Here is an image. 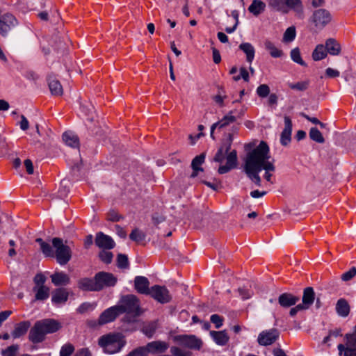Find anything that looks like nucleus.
Wrapping results in <instances>:
<instances>
[{
	"label": "nucleus",
	"mask_w": 356,
	"mask_h": 356,
	"mask_svg": "<svg viewBox=\"0 0 356 356\" xmlns=\"http://www.w3.org/2000/svg\"><path fill=\"white\" fill-rule=\"evenodd\" d=\"M269 147L264 141H261L257 147L249 152L245 157L244 171L248 177L256 184L261 186V179L259 173L264 170V178L267 181H271L272 172H275V166L273 161H269Z\"/></svg>",
	"instance_id": "f257e3e1"
},
{
	"label": "nucleus",
	"mask_w": 356,
	"mask_h": 356,
	"mask_svg": "<svg viewBox=\"0 0 356 356\" xmlns=\"http://www.w3.org/2000/svg\"><path fill=\"white\" fill-rule=\"evenodd\" d=\"M61 328V324L52 318L38 321L31 328L29 339L33 343H39L45 339V336L52 334Z\"/></svg>",
	"instance_id": "f03ea898"
},
{
	"label": "nucleus",
	"mask_w": 356,
	"mask_h": 356,
	"mask_svg": "<svg viewBox=\"0 0 356 356\" xmlns=\"http://www.w3.org/2000/svg\"><path fill=\"white\" fill-rule=\"evenodd\" d=\"M120 314L126 313L124 321L134 323L136 321L137 317L143 313L140 307V300L132 294L123 296L117 305Z\"/></svg>",
	"instance_id": "7ed1b4c3"
},
{
	"label": "nucleus",
	"mask_w": 356,
	"mask_h": 356,
	"mask_svg": "<svg viewBox=\"0 0 356 356\" xmlns=\"http://www.w3.org/2000/svg\"><path fill=\"white\" fill-rule=\"evenodd\" d=\"M126 344L124 337L121 333L108 334L101 337L99 345L108 354L119 352Z\"/></svg>",
	"instance_id": "20e7f679"
},
{
	"label": "nucleus",
	"mask_w": 356,
	"mask_h": 356,
	"mask_svg": "<svg viewBox=\"0 0 356 356\" xmlns=\"http://www.w3.org/2000/svg\"><path fill=\"white\" fill-rule=\"evenodd\" d=\"M52 245L55 248V257L60 265H65L72 257L71 250L69 246L64 245L60 238H54Z\"/></svg>",
	"instance_id": "39448f33"
},
{
	"label": "nucleus",
	"mask_w": 356,
	"mask_h": 356,
	"mask_svg": "<svg viewBox=\"0 0 356 356\" xmlns=\"http://www.w3.org/2000/svg\"><path fill=\"white\" fill-rule=\"evenodd\" d=\"M269 4L274 9L283 13H287L289 10L300 13L302 9L300 0H270Z\"/></svg>",
	"instance_id": "423d86ee"
},
{
	"label": "nucleus",
	"mask_w": 356,
	"mask_h": 356,
	"mask_svg": "<svg viewBox=\"0 0 356 356\" xmlns=\"http://www.w3.org/2000/svg\"><path fill=\"white\" fill-rule=\"evenodd\" d=\"M280 337V331L272 328L260 332L257 337V342L260 346H267L275 343Z\"/></svg>",
	"instance_id": "0eeeda50"
},
{
	"label": "nucleus",
	"mask_w": 356,
	"mask_h": 356,
	"mask_svg": "<svg viewBox=\"0 0 356 356\" xmlns=\"http://www.w3.org/2000/svg\"><path fill=\"white\" fill-rule=\"evenodd\" d=\"M149 295H150L151 297L155 300L161 304L168 303L172 299L168 289L165 286L159 285H154L152 286Z\"/></svg>",
	"instance_id": "6e6552de"
},
{
	"label": "nucleus",
	"mask_w": 356,
	"mask_h": 356,
	"mask_svg": "<svg viewBox=\"0 0 356 356\" xmlns=\"http://www.w3.org/2000/svg\"><path fill=\"white\" fill-rule=\"evenodd\" d=\"M232 144V134H228L227 138L223 140L220 147L218 148L213 161L217 163H222L226 159L227 154L231 152V146Z\"/></svg>",
	"instance_id": "1a4fd4ad"
},
{
	"label": "nucleus",
	"mask_w": 356,
	"mask_h": 356,
	"mask_svg": "<svg viewBox=\"0 0 356 356\" xmlns=\"http://www.w3.org/2000/svg\"><path fill=\"white\" fill-rule=\"evenodd\" d=\"M179 344L190 349L200 350L202 341L195 335H179L176 337Z\"/></svg>",
	"instance_id": "9d476101"
},
{
	"label": "nucleus",
	"mask_w": 356,
	"mask_h": 356,
	"mask_svg": "<svg viewBox=\"0 0 356 356\" xmlns=\"http://www.w3.org/2000/svg\"><path fill=\"white\" fill-rule=\"evenodd\" d=\"M97 285L99 286V291L104 287H110L115 285L117 278L110 273L99 272L95 275Z\"/></svg>",
	"instance_id": "9b49d317"
},
{
	"label": "nucleus",
	"mask_w": 356,
	"mask_h": 356,
	"mask_svg": "<svg viewBox=\"0 0 356 356\" xmlns=\"http://www.w3.org/2000/svg\"><path fill=\"white\" fill-rule=\"evenodd\" d=\"M168 347V343L165 341H155L149 342L145 346H141L138 348L144 349L145 353L143 355V356H147L149 353L153 354L164 353Z\"/></svg>",
	"instance_id": "f8f14e48"
},
{
	"label": "nucleus",
	"mask_w": 356,
	"mask_h": 356,
	"mask_svg": "<svg viewBox=\"0 0 356 356\" xmlns=\"http://www.w3.org/2000/svg\"><path fill=\"white\" fill-rule=\"evenodd\" d=\"M226 164L220 165L218 170L219 174L222 175L229 172L232 169L237 166V152L235 149L232 150L226 157Z\"/></svg>",
	"instance_id": "ddd939ff"
},
{
	"label": "nucleus",
	"mask_w": 356,
	"mask_h": 356,
	"mask_svg": "<svg viewBox=\"0 0 356 356\" xmlns=\"http://www.w3.org/2000/svg\"><path fill=\"white\" fill-rule=\"evenodd\" d=\"M95 243L98 248L103 250H111L115 245L114 241L110 236L101 232L97 233Z\"/></svg>",
	"instance_id": "4468645a"
},
{
	"label": "nucleus",
	"mask_w": 356,
	"mask_h": 356,
	"mask_svg": "<svg viewBox=\"0 0 356 356\" xmlns=\"http://www.w3.org/2000/svg\"><path fill=\"white\" fill-rule=\"evenodd\" d=\"M120 314L117 305L104 311L99 318V324L104 325L113 321Z\"/></svg>",
	"instance_id": "2eb2a0df"
},
{
	"label": "nucleus",
	"mask_w": 356,
	"mask_h": 356,
	"mask_svg": "<svg viewBox=\"0 0 356 356\" xmlns=\"http://www.w3.org/2000/svg\"><path fill=\"white\" fill-rule=\"evenodd\" d=\"M292 122L289 117H284V128L281 133L280 143L283 146L288 145L291 140Z\"/></svg>",
	"instance_id": "dca6fc26"
},
{
	"label": "nucleus",
	"mask_w": 356,
	"mask_h": 356,
	"mask_svg": "<svg viewBox=\"0 0 356 356\" xmlns=\"http://www.w3.org/2000/svg\"><path fill=\"white\" fill-rule=\"evenodd\" d=\"M148 279L143 276H136L134 279L135 289L141 294L149 295L151 288L149 287Z\"/></svg>",
	"instance_id": "f3484780"
},
{
	"label": "nucleus",
	"mask_w": 356,
	"mask_h": 356,
	"mask_svg": "<svg viewBox=\"0 0 356 356\" xmlns=\"http://www.w3.org/2000/svg\"><path fill=\"white\" fill-rule=\"evenodd\" d=\"M78 287L82 291H99V286L97 285L95 277L94 279L85 277L79 280Z\"/></svg>",
	"instance_id": "a211bd4d"
},
{
	"label": "nucleus",
	"mask_w": 356,
	"mask_h": 356,
	"mask_svg": "<svg viewBox=\"0 0 356 356\" xmlns=\"http://www.w3.org/2000/svg\"><path fill=\"white\" fill-rule=\"evenodd\" d=\"M300 300L298 296L289 293H284L278 297V302L281 307L288 308L294 306Z\"/></svg>",
	"instance_id": "6ab92c4d"
},
{
	"label": "nucleus",
	"mask_w": 356,
	"mask_h": 356,
	"mask_svg": "<svg viewBox=\"0 0 356 356\" xmlns=\"http://www.w3.org/2000/svg\"><path fill=\"white\" fill-rule=\"evenodd\" d=\"M210 336L218 346H225L229 339V337L225 330L210 331Z\"/></svg>",
	"instance_id": "aec40b11"
},
{
	"label": "nucleus",
	"mask_w": 356,
	"mask_h": 356,
	"mask_svg": "<svg viewBox=\"0 0 356 356\" xmlns=\"http://www.w3.org/2000/svg\"><path fill=\"white\" fill-rule=\"evenodd\" d=\"M206 154L202 153L201 154L196 156L191 162V168L193 172L191 175V177L194 178L197 176L198 172H202L203 168L201 167L202 164L204 162Z\"/></svg>",
	"instance_id": "412c9836"
},
{
	"label": "nucleus",
	"mask_w": 356,
	"mask_h": 356,
	"mask_svg": "<svg viewBox=\"0 0 356 356\" xmlns=\"http://www.w3.org/2000/svg\"><path fill=\"white\" fill-rule=\"evenodd\" d=\"M68 299V292L65 289L59 288L56 289L51 297V301L56 305L65 303Z\"/></svg>",
	"instance_id": "4be33fe9"
},
{
	"label": "nucleus",
	"mask_w": 356,
	"mask_h": 356,
	"mask_svg": "<svg viewBox=\"0 0 356 356\" xmlns=\"http://www.w3.org/2000/svg\"><path fill=\"white\" fill-rule=\"evenodd\" d=\"M31 326V323L28 321H22L19 323H17L15 325V329L12 332L11 335L14 339L19 338L20 337L24 335L28 331L29 328Z\"/></svg>",
	"instance_id": "5701e85b"
},
{
	"label": "nucleus",
	"mask_w": 356,
	"mask_h": 356,
	"mask_svg": "<svg viewBox=\"0 0 356 356\" xmlns=\"http://www.w3.org/2000/svg\"><path fill=\"white\" fill-rule=\"evenodd\" d=\"M51 279L55 286H65L70 282V277L63 272H56L52 274Z\"/></svg>",
	"instance_id": "b1692460"
},
{
	"label": "nucleus",
	"mask_w": 356,
	"mask_h": 356,
	"mask_svg": "<svg viewBox=\"0 0 356 356\" xmlns=\"http://www.w3.org/2000/svg\"><path fill=\"white\" fill-rule=\"evenodd\" d=\"M49 88L51 93L55 96H60L63 95V87L58 80L52 76L48 77Z\"/></svg>",
	"instance_id": "393cba45"
},
{
	"label": "nucleus",
	"mask_w": 356,
	"mask_h": 356,
	"mask_svg": "<svg viewBox=\"0 0 356 356\" xmlns=\"http://www.w3.org/2000/svg\"><path fill=\"white\" fill-rule=\"evenodd\" d=\"M325 47L327 53L333 56H337L341 53V46L334 38H329L325 41Z\"/></svg>",
	"instance_id": "a878e982"
},
{
	"label": "nucleus",
	"mask_w": 356,
	"mask_h": 356,
	"mask_svg": "<svg viewBox=\"0 0 356 356\" xmlns=\"http://www.w3.org/2000/svg\"><path fill=\"white\" fill-rule=\"evenodd\" d=\"M314 22H329L332 20L330 13L325 9H318L313 15Z\"/></svg>",
	"instance_id": "bb28decb"
},
{
	"label": "nucleus",
	"mask_w": 356,
	"mask_h": 356,
	"mask_svg": "<svg viewBox=\"0 0 356 356\" xmlns=\"http://www.w3.org/2000/svg\"><path fill=\"white\" fill-rule=\"evenodd\" d=\"M63 140L70 147L74 148H78L79 147L78 136L71 131H65L63 134Z\"/></svg>",
	"instance_id": "cd10ccee"
},
{
	"label": "nucleus",
	"mask_w": 356,
	"mask_h": 356,
	"mask_svg": "<svg viewBox=\"0 0 356 356\" xmlns=\"http://www.w3.org/2000/svg\"><path fill=\"white\" fill-rule=\"evenodd\" d=\"M336 311L340 316L346 317L350 313V306L347 300L344 298L338 300L336 305Z\"/></svg>",
	"instance_id": "c85d7f7f"
},
{
	"label": "nucleus",
	"mask_w": 356,
	"mask_h": 356,
	"mask_svg": "<svg viewBox=\"0 0 356 356\" xmlns=\"http://www.w3.org/2000/svg\"><path fill=\"white\" fill-rule=\"evenodd\" d=\"M239 49L246 55V60L251 63L254 58L255 50L254 47L248 42L242 43L239 45Z\"/></svg>",
	"instance_id": "c756f323"
},
{
	"label": "nucleus",
	"mask_w": 356,
	"mask_h": 356,
	"mask_svg": "<svg viewBox=\"0 0 356 356\" xmlns=\"http://www.w3.org/2000/svg\"><path fill=\"white\" fill-rule=\"evenodd\" d=\"M315 300V293L312 287H307L303 291L302 301L310 307Z\"/></svg>",
	"instance_id": "7c9ffc66"
},
{
	"label": "nucleus",
	"mask_w": 356,
	"mask_h": 356,
	"mask_svg": "<svg viewBox=\"0 0 356 356\" xmlns=\"http://www.w3.org/2000/svg\"><path fill=\"white\" fill-rule=\"evenodd\" d=\"M327 52L323 44H318L312 53V58L315 61L324 59L327 56Z\"/></svg>",
	"instance_id": "2f4dec72"
},
{
	"label": "nucleus",
	"mask_w": 356,
	"mask_h": 356,
	"mask_svg": "<svg viewBox=\"0 0 356 356\" xmlns=\"http://www.w3.org/2000/svg\"><path fill=\"white\" fill-rule=\"evenodd\" d=\"M35 293V300H44L49 298V289L45 286H40L38 288L35 286L33 289Z\"/></svg>",
	"instance_id": "473e14b6"
},
{
	"label": "nucleus",
	"mask_w": 356,
	"mask_h": 356,
	"mask_svg": "<svg viewBox=\"0 0 356 356\" xmlns=\"http://www.w3.org/2000/svg\"><path fill=\"white\" fill-rule=\"evenodd\" d=\"M265 7L266 5L263 1L260 0H254L249 6L248 10L251 13L257 15L264 10Z\"/></svg>",
	"instance_id": "72a5a7b5"
},
{
	"label": "nucleus",
	"mask_w": 356,
	"mask_h": 356,
	"mask_svg": "<svg viewBox=\"0 0 356 356\" xmlns=\"http://www.w3.org/2000/svg\"><path fill=\"white\" fill-rule=\"evenodd\" d=\"M35 241L39 243L41 251L46 257H54V253L49 243L44 242L40 238H38Z\"/></svg>",
	"instance_id": "f704fd0d"
},
{
	"label": "nucleus",
	"mask_w": 356,
	"mask_h": 356,
	"mask_svg": "<svg viewBox=\"0 0 356 356\" xmlns=\"http://www.w3.org/2000/svg\"><path fill=\"white\" fill-rule=\"evenodd\" d=\"M265 48L269 51L270 56L273 58H280L282 56V51L278 49L275 44L270 41H266L264 43Z\"/></svg>",
	"instance_id": "c9c22d12"
},
{
	"label": "nucleus",
	"mask_w": 356,
	"mask_h": 356,
	"mask_svg": "<svg viewBox=\"0 0 356 356\" xmlns=\"http://www.w3.org/2000/svg\"><path fill=\"white\" fill-rule=\"evenodd\" d=\"M235 113V111H231L221 120L218 121L220 123V129H222L226 126L229 125V124L234 122L236 121V117L234 115Z\"/></svg>",
	"instance_id": "e433bc0d"
},
{
	"label": "nucleus",
	"mask_w": 356,
	"mask_h": 356,
	"mask_svg": "<svg viewBox=\"0 0 356 356\" xmlns=\"http://www.w3.org/2000/svg\"><path fill=\"white\" fill-rule=\"evenodd\" d=\"M345 338L346 340L345 347L356 348V325L353 327V332L346 334Z\"/></svg>",
	"instance_id": "4c0bfd02"
},
{
	"label": "nucleus",
	"mask_w": 356,
	"mask_h": 356,
	"mask_svg": "<svg viewBox=\"0 0 356 356\" xmlns=\"http://www.w3.org/2000/svg\"><path fill=\"white\" fill-rule=\"evenodd\" d=\"M309 134L310 138L316 143H323L325 142V139L322 134L316 127L311 128Z\"/></svg>",
	"instance_id": "58836bf2"
},
{
	"label": "nucleus",
	"mask_w": 356,
	"mask_h": 356,
	"mask_svg": "<svg viewBox=\"0 0 356 356\" xmlns=\"http://www.w3.org/2000/svg\"><path fill=\"white\" fill-rule=\"evenodd\" d=\"M337 348L340 355L343 354V356H356V348H355L345 347L343 344H339Z\"/></svg>",
	"instance_id": "ea45409f"
},
{
	"label": "nucleus",
	"mask_w": 356,
	"mask_h": 356,
	"mask_svg": "<svg viewBox=\"0 0 356 356\" xmlns=\"http://www.w3.org/2000/svg\"><path fill=\"white\" fill-rule=\"evenodd\" d=\"M291 58L293 62L302 65L306 66L305 62L302 59L299 48L296 47L291 51Z\"/></svg>",
	"instance_id": "a19ab883"
},
{
	"label": "nucleus",
	"mask_w": 356,
	"mask_h": 356,
	"mask_svg": "<svg viewBox=\"0 0 356 356\" xmlns=\"http://www.w3.org/2000/svg\"><path fill=\"white\" fill-rule=\"evenodd\" d=\"M296 28L293 26L289 27L284 32L283 41L285 42H292L296 38Z\"/></svg>",
	"instance_id": "79ce46f5"
},
{
	"label": "nucleus",
	"mask_w": 356,
	"mask_h": 356,
	"mask_svg": "<svg viewBox=\"0 0 356 356\" xmlns=\"http://www.w3.org/2000/svg\"><path fill=\"white\" fill-rule=\"evenodd\" d=\"M157 328L156 322H150L143 327V332L148 337H152Z\"/></svg>",
	"instance_id": "37998d69"
},
{
	"label": "nucleus",
	"mask_w": 356,
	"mask_h": 356,
	"mask_svg": "<svg viewBox=\"0 0 356 356\" xmlns=\"http://www.w3.org/2000/svg\"><path fill=\"white\" fill-rule=\"evenodd\" d=\"M15 29V24H0V34L4 37L7 36L14 32Z\"/></svg>",
	"instance_id": "c03bdc74"
},
{
	"label": "nucleus",
	"mask_w": 356,
	"mask_h": 356,
	"mask_svg": "<svg viewBox=\"0 0 356 356\" xmlns=\"http://www.w3.org/2000/svg\"><path fill=\"white\" fill-rule=\"evenodd\" d=\"M130 239L136 242H140L145 238V234L138 229H134L129 235Z\"/></svg>",
	"instance_id": "a18cd8bd"
},
{
	"label": "nucleus",
	"mask_w": 356,
	"mask_h": 356,
	"mask_svg": "<svg viewBox=\"0 0 356 356\" xmlns=\"http://www.w3.org/2000/svg\"><path fill=\"white\" fill-rule=\"evenodd\" d=\"M99 257L104 263L110 264L113 260V254L111 252L102 250L99 253Z\"/></svg>",
	"instance_id": "49530a36"
},
{
	"label": "nucleus",
	"mask_w": 356,
	"mask_h": 356,
	"mask_svg": "<svg viewBox=\"0 0 356 356\" xmlns=\"http://www.w3.org/2000/svg\"><path fill=\"white\" fill-rule=\"evenodd\" d=\"M289 86L292 90H296L299 91H304L307 89L309 86V81H300L296 83H289Z\"/></svg>",
	"instance_id": "de8ad7c7"
},
{
	"label": "nucleus",
	"mask_w": 356,
	"mask_h": 356,
	"mask_svg": "<svg viewBox=\"0 0 356 356\" xmlns=\"http://www.w3.org/2000/svg\"><path fill=\"white\" fill-rule=\"evenodd\" d=\"M257 94L261 98L266 97L270 94V88L266 84H261L257 88Z\"/></svg>",
	"instance_id": "09e8293b"
},
{
	"label": "nucleus",
	"mask_w": 356,
	"mask_h": 356,
	"mask_svg": "<svg viewBox=\"0 0 356 356\" xmlns=\"http://www.w3.org/2000/svg\"><path fill=\"white\" fill-rule=\"evenodd\" d=\"M118 266L120 268H127L129 267V261L127 255L119 254L117 258Z\"/></svg>",
	"instance_id": "8fccbe9b"
},
{
	"label": "nucleus",
	"mask_w": 356,
	"mask_h": 356,
	"mask_svg": "<svg viewBox=\"0 0 356 356\" xmlns=\"http://www.w3.org/2000/svg\"><path fill=\"white\" fill-rule=\"evenodd\" d=\"M170 353L173 356H191V352L183 350L177 346L170 348Z\"/></svg>",
	"instance_id": "3c124183"
},
{
	"label": "nucleus",
	"mask_w": 356,
	"mask_h": 356,
	"mask_svg": "<svg viewBox=\"0 0 356 356\" xmlns=\"http://www.w3.org/2000/svg\"><path fill=\"white\" fill-rule=\"evenodd\" d=\"M356 276V267L353 266L348 271L345 272L341 276V279L344 282L351 280Z\"/></svg>",
	"instance_id": "603ef678"
},
{
	"label": "nucleus",
	"mask_w": 356,
	"mask_h": 356,
	"mask_svg": "<svg viewBox=\"0 0 356 356\" xmlns=\"http://www.w3.org/2000/svg\"><path fill=\"white\" fill-rule=\"evenodd\" d=\"M74 350V346L70 343H67L61 347L60 356H70Z\"/></svg>",
	"instance_id": "864d4df0"
},
{
	"label": "nucleus",
	"mask_w": 356,
	"mask_h": 356,
	"mask_svg": "<svg viewBox=\"0 0 356 356\" xmlns=\"http://www.w3.org/2000/svg\"><path fill=\"white\" fill-rule=\"evenodd\" d=\"M95 304L90 302H83L82 303L77 309V312L80 314H83L88 311H92L95 309Z\"/></svg>",
	"instance_id": "5fc2aeb1"
},
{
	"label": "nucleus",
	"mask_w": 356,
	"mask_h": 356,
	"mask_svg": "<svg viewBox=\"0 0 356 356\" xmlns=\"http://www.w3.org/2000/svg\"><path fill=\"white\" fill-rule=\"evenodd\" d=\"M210 321L215 325L216 329H219L222 325L223 318L218 314H213L210 317Z\"/></svg>",
	"instance_id": "6e6d98bb"
},
{
	"label": "nucleus",
	"mask_w": 356,
	"mask_h": 356,
	"mask_svg": "<svg viewBox=\"0 0 356 356\" xmlns=\"http://www.w3.org/2000/svg\"><path fill=\"white\" fill-rule=\"evenodd\" d=\"M19 348L17 345H13L8 347L6 350L2 351L3 356H16L17 351Z\"/></svg>",
	"instance_id": "4d7b16f0"
},
{
	"label": "nucleus",
	"mask_w": 356,
	"mask_h": 356,
	"mask_svg": "<svg viewBox=\"0 0 356 356\" xmlns=\"http://www.w3.org/2000/svg\"><path fill=\"white\" fill-rule=\"evenodd\" d=\"M122 218V216L118 214V213L114 210L110 211L107 214V219L110 221L118 222Z\"/></svg>",
	"instance_id": "13d9d810"
},
{
	"label": "nucleus",
	"mask_w": 356,
	"mask_h": 356,
	"mask_svg": "<svg viewBox=\"0 0 356 356\" xmlns=\"http://www.w3.org/2000/svg\"><path fill=\"white\" fill-rule=\"evenodd\" d=\"M238 292L243 300L250 298L253 295V291L249 289L239 288Z\"/></svg>",
	"instance_id": "bf43d9fd"
},
{
	"label": "nucleus",
	"mask_w": 356,
	"mask_h": 356,
	"mask_svg": "<svg viewBox=\"0 0 356 356\" xmlns=\"http://www.w3.org/2000/svg\"><path fill=\"white\" fill-rule=\"evenodd\" d=\"M9 224H10V220L7 216L3 215L0 217V234L1 232L5 234V231H3V229Z\"/></svg>",
	"instance_id": "052dcab7"
},
{
	"label": "nucleus",
	"mask_w": 356,
	"mask_h": 356,
	"mask_svg": "<svg viewBox=\"0 0 356 356\" xmlns=\"http://www.w3.org/2000/svg\"><path fill=\"white\" fill-rule=\"evenodd\" d=\"M46 281V277L44 275L39 273L37 274L34 277V282L35 284L38 286H44V284Z\"/></svg>",
	"instance_id": "680f3d73"
},
{
	"label": "nucleus",
	"mask_w": 356,
	"mask_h": 356,
	"mask_svg": "<svg viewBox=\"0 0 356 356\" xmlns=\"http://www.w3.org/2000/svg\"><path fill=\"white\" fill-rule=\"evenodd\" d=\"M55 49L57 50V51H64L65 49V42L60 39V38H58V40L55 42L54 44Z\"/></svg>",
	"instance_id": "e2e57ef3"
},
{
	"label": "nucleus",
	"mask_w": 356,
	"mask_h": 356,
	"mask_svg": "<svg viewBox=\"0 0 356 356\" xmlns=\"http://www.w3.org/2000/svg\"><path fill=\"white\" fill-rule=\"evenodd\" d=\"M325 74L330 78H334L339 76L340 73L338 70L328 67L325 70Z\"/></svg>",
	"instance_id": "0e129e2a"
},
{
	"label": "nucleus",
	"mask_w": 356,
	"mask_h": 356,
	"mask_svg": "<svg viewBox=\"0 0 356 356\" xmlns=\"http://www.w3.org/2000/svg\"><path fill=\"white\" fill-rule=\"evenodd\" d=\"M15 20V17L10 13H6L0 18V22H13Z\"/></svg>",
	"instance_id": "69168bd1"
},
{
	"label": "nucleus",
	"mask_w": 356,
	"mask_h": 356,
	"mask_svg": "<svg viewBox=\"0 0 356 356\" xmlns=\"http://www.w3.org/2000/svg\"><path fill=\"white\" fill-rule=\"evenodd\" d=\"M66 181L65 180H63L61 182H60V189L59 190V196L63 197L64 196H65L67 193L69 192V189L67 188L66 186Z\"/></svg>",
	"instance_id": "338daca9"
},
{
	"label": "nucleus",
	"mask_w": 356,
	"mask_h": 356,
	"mask_svg": "<svg viewBox=\"0 0 356 356\" xmlns=\"http://www.w3.org/2000/svg\"><path fill=\"white\" fill-rule=\"evenodd\" d=\"M74 356H92V355L87 348H81L77 350Z\"/></svg>",
	"instance_id": "774afa93"
}]
</instances>
